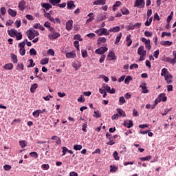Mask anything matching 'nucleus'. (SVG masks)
Listing matches in <instances>:
<instances>
[{
    "label": "nucleus",
    "mask_w": 176,
    "mask_h": 176,
    "mask_svg": "<svg viewBox=\"0 0 176 176\" xmlns=\"http://www.w3.org/2000/svg\"><path fill=\"white\" fill-rule=\"evenodd\" d=\"M16 41H21V39H23V34H21V32H17V33L15 35Z\"/></svg>",
    "instance_id": "c9c22d12"
},
{
    "label": "nucleus",
    "mask_w": 176,
    "mask_h": 176,
    "mask_svg": "<svg viewBox=\"0 0 176 176\" xmlns=\"http://www.w3.org/2000/svg\"><path fill=\"white\" fill-rule=\"evenodd\" d=\"M48 54H50V56H54V50L53 49H49L47 51Z\"/></svg>",
    "instance_id": "338daca9"
},
{
    "label": "nucleus",
    "mask_w": 176,
    "mask_h": 176,
    "mask_svg": "<svg viewBox=\"0 0 176 176\" xmlns=\"http://www.w3.org/2000/svg\"><path fill=\"white\" fill-rule=\"evenodd\" d=\"M82 130L85 132V133H87V122H85V124H83L82 126Z\"/></svg>",
    "instance_id": "4d7b16f0"
},
{
    "label": "nucleus",
    "mask_w": 176,
    "mask_h": 176,
    "mask_svg": "<svg viewBox=\"0 0 176 176\" xmlns=\"http://www.w3.org/2000/svg\"><path fill=\"white\" fill-rule=\"evenodd\" d=\"M134 6L135 8H138V6L144 8V6H145V0H136Z\"/></svg>",
    "instance_id": "6e6552de"
},
{
    "label": "nucleus",
    "mask_w": 176,
    "mask_h": 176,
    "mask_svg": "<svg viewBox=\"0 0 176 176\" xmlns=\"http://www.w3.org/2000/svg\"><path fill=\"white\" fill-rule=\"evenodd\" d=\"M30 65L28 66V68H32V67H35V63H34V60H29Z\"/></svg>",
    "instance_id": "8fccbe9b"
},
{
    "label": "nucleus",
    "mask_w": 176,
    "mask_h": 176,
    "mask_svg": "<svg viewBox=\"0 0 176 176\" xmlns=\"http://www.w3.org/2000/svg\"><path fill=\"white\" fill-rule=\"evenodd\" d=\"M19 53L21 56H25V48H20Z\"/></svg>",
    "instance_id": "052dcab7"
},
{
    "label": "nucleus",
    "mask_w": 176,
    "mask_h": 176,
    "mask_svg": "<svg viewBox=\"0 0 176 176\" xmlns=\"http://www.w3.org/2000/svg\"><path fill=\"white\" fill-rule=\"evenodd\" d=\"M74 39H77L78 41H83V39L82 38V37H80V34H76L74 36Z\"/></svg>",
    "instance_id": "774afa93"
},
{
    "label": "nucleus",
    "mask_w": 176,
    "mask_h": 176,
    "mask_svg": "<svg viewBox=\"0 0 176 176\" xmlns=\"http://www.w3.org/2000/svg\"><path fill=\"white\" fill-rule=\"evenodd\" d=\"M127 44V46H131V44L133 43V40H131V35H128L126 36V39Z\"/></svg>",
    "instance_id": "5701e85b"
},
{
    "label": "nucleus",
    "mask_w": 176,
    "mask_h": 176,
    "mask_svg": "<svg viewBox=\"0 0 176 176\" xmlns=\"http://www.w3.org/2000/svg\"><path fill=\"white\" fill-rule=\"evenodd\" d=\"M130 69H134V68H138V65L137 63H133L129 66Z\"/></svg>",
    "instance_id": "680f3d73"
},
{
    "label": "nucleus",
    "mask_w": 176,
    "mask_h": 176,
    "mask_svg": "<svg viewBox=\"0 0 176 176\" xmlns=\"http://www.w3.org/2000/svg\"><path fill=\"white\" fill-rule=\"evenodd\" d=\"M50 33L48 34L49 39L53 40V39H57V38H60V33L54 31V28H52V31H50Z\"/></svg>",
    "instance_id": "39448f33"
},
{
    "label": "nucleus",
    "mask_w": 176,
    "mask_h": 176,
    "mask_svg": "<svg viewBox=\"0 0 176 176\" xmlns=\"http://www.w3.org/2000/svg\"><path fill=\"white\" fill-rule=\"evenodd\" d=\"M0 19H1L3 21V17H2V16H5V14H6V8L5 7H1L0 8Z\"/></svg>",
    "instance_id": "6ab92c4d"
},
{
    "label": "nucleus",
    "mask_w": 176,
    "mask_h": 176,
    "mask_svg": "<svg viewBox=\"0 0 176 176\" xmlns=\"http://www.w3.org/2000/svg\"><path fill=\"white\" fill-rule=\"evenodd\" d=\"M124 126L125 127H127V129H130V127H133V121L131 120L124 121Z\"/></svg>",
    "instance_id": "aec40b11"
},
{
    "label": "nucleus",
    "mask_w": 176,
    "mask_h": 176,
    "mask_svg": "<svg viewBox=\"0 0 176 176\" xmlns=\"http://www.w3.org/2000/svg\"><path fill=\"white\" fill-rule=\"evenodd\" d=\"M138 54H139V61H144L146 57V51L144 49V46H140L138 49Z\"/></svg>",
    "instance_id": "f257e3e1"
},
{
    "label": "nucleus",
    "mask_w": 176,
    "mask_h": 176,
    "mask_svg": "<svg viewBox=\"0 0 176 176\" xmlns=\"http://www.w3.org/2000/svg\"><path fill=\"white\" fill-rule=\"evenodd\" d=\"M158 98H160V100L163 101V102H166V101H167V96L164 93L160 94Z\"/></svg>",
    "instance_id": "a211bd4d"
},
{
    "label": "nucleus",
    "mask_w": 176,
    "mask_h": 176,
    "mask_svg": "<svg viewBox=\"0 0 176 176\" xmlns=\"http://www.w3.org/2000/svg\"><path fill=\"white\" fill-rule=\"evenodd\" d=\"M107 57L109 58V60H115V53H113L112 51L109 52Z\"/></svg>",
    "instance_id": "2f4dec72"
},
{
    "label": "nucleus",
    "mask_w": 176,
    "mask_h": 176,
    "mask_svg": "<svg viewBox=\"0 0 176 176\" xmlns=\"http://www.w3.org/2000/svg\"><path fill=\"white\" fill-rule=\"evenodd\" d=\"M25 1L22 0L18 4V8L21 12H24V10L25 9Z\"/></svg>",
    "instance_id": "1a4fd4ad"
},
{
    "label": "nucleus",
    "mask_w": 176,
    "mask_h": 176,
    "mask_svg": "<svg viewBox=\"0 0 176 176\" xmlns=\"http://www.w3.org/2000/svg\"><path fill=\"white\" fill-rule=\"evenodd\" d=\"M3 69H6L7 71H11L13 69V64L12 63H6L3 67Z\"/></svg>",
    "instance_id": "dca6fc26"
},
{
    "label": "nucleus",
    "mask_w": 176,
    "mask_h": 176,
    "mask_svg": "<svg viewBox=\"0 0 176 176\" xmlns=\"http://www.w3.org/2000/svg\"><path fill=\"white\" fill-rule=\"evenodd\" d=\"M120 31V27L116 26L109 30V32H119Z\"/></svg>",
    "instance_id": "412c9836"
},
{
    "label": "nucleus",
    "mask_w": 176,
    "mask_h": 176,
    "mask_svg": "<svg viewBox=\"0 0 176 176\" xmlns=\"http://www.w3.org/2000/svg\"><path fill=\"white\" fill-rule=\"evenodd\" d=\"M162 38H164V36H171V33L170 32H163L162 33Z\"/></svg>",
    "instance_id": "864d4df0"
},
{
    "label": "nucleus",
    "mask_w": 176,
    "mask_h": 176,
    "mask_svg": "<svg viewBox=\"0 0 176 176\" xmlns=\"http://www.w3.org/2000/svg\"><path fill=\"white\" fill-rule=\"evenodd\" d=\"M30 54L31 56H36V50L34 48L30 50Z\"/></svg>",
    "instance_id": "603ef678"
},
{
    "label": "nucleus",
    "mask_w": 176,
    "mask_h": 176,
    "mask_svg": "<svg viewBox=\"0 0 176 176\" xmlns=\"http://www.w3.org/2000/svg\"><path fill=\"white\" fill-rule=\"evenodd\" d=\"M62 152H63V155L62 156H65V153H67V152H68V148L67 147H62Z\"/></svg>",
    "instance_id": "69168bd1"
},
{
    "label": "nucleus",
    "mask_w": 176,
    "mask_h": 176,
    "mask_svg": "<svg viewBox=\"0 0 176 176\" xmlns=\"http://www.w3.org/2000/svg\"><path fill=\"white\" fill-rule=\"evenodd\" d=\"M8 13L10 16H11V17H16V16H17V11L11 8L8 10Z\"/></svg>",
    "instance_id": "4468645a"
},
{
    "label": "nucleus",
    "mask_w": 176,
    "mask_h": 176,
    "mask_svg": "<svg viewBox=\"0 0 176 176\" xmlns=\"http://www.w3.org/2000/svg\"><path fill=\"white\" fill-rule=\"evenodd\" d=\"M130 80H133V77L128 76L124 80V83H126V85H129V83H130Z\"/></svg>",
    "instance_id": "79ce46f5"
},
{
    "label": "nucleus",
    "mask_w": 176,
    "mask_h": 176,
    "mask_svg": "<svg viewBox=\"0 0 176 176\" xmlns=\"http://www.w3.org/2000/svg\"><path fill=\"white\" fill-rule=\"evenodd\" d=\"M87 36L88 38H90V39H93V38H96V34H94V33H89V34H87Z\"/></svg>",
    "instance_id": "0e129e2a"
},
{
    "label": "nucleus",
    "mask_w": 176,
    "mask_h": 176,
    "mask_svg": "<svg viewBox=\"0 0 176 176\" xmlns=\"http://www.w3.org/2000/svg\"><path fill=\"white\" fill-rule=\"evenodd\" d=\"M19 145H21V148H25L27 146V142L25 140L20 141Z\"/></svg>",
    "instance_id": "de8ad7c7"
},
{
    "label": "nucleus",
    "mask_w": 176,
    "mask_h": 176,
    "mask_svg": "<svg viewBox=\"0 0 176 176\" xmlns=\"http://www.w3.org/2000/svg\"><path fill=\"white\" fill-rule=\"evenodd\" d=\"M118 170V167L115 165H111L110 166V173H116Z\"/></svg>",
    "instance_id": "e433bc0d"
},
{
    "label": "nucleus",
    "mask_w": 176,
    "mask_h": 176,
    "mask_svg": "<svg viewBox=\"0 0 176 176\" xmlns=\"http://www.w3.org/2000/svg\"><path fill=\"white\" fill-rule=\"evenodd\" d=\"M121 12L122 13V14H130V11H129V10L127 8H122L121 10Z\"/></svg>",
    "instance_id": "49530a36"
},
{
    "label": "nucleus",
    "mask_w": 176,
    "mask_h": 176,
    "mask_svg": "<svg viewBox=\"0 0 176 176\" xmlns=\"http://www.w3.org/2000/svg\"><path fill=\"white\" fill-rule=\"evenodd\" d=\"M105 52H108V47H100L96 50L95 53H96V54H104Z\"/></svg>",
    "instance_id": "0eeeda50"
},
{
    "label": "nucleus",
    "mask_w": 176,
    "mask_h": 176,
    "mask_svg": "<svg viewBox=\"0 0 176 176\" xmlns=\"http://www.w3.org/2000/svg\"><path fill=\"white\" fill-rule=\"evenodd\" d=\"M30 156L32 157H34V159H36V158H38V153H36V152H31L30 153Z\"/></svg>",
    "instance_id": "6e6d98bb"
},
{
    "label": "nucleus",
    "mask_w": 176,
    "mask_h": 176,
    "mask_svg": "<svg viewBox=\"0 0 176 176\" xmlns=\"http://www.w3.org/2000/svg\"><path fill=\"white\" fill-rule=\"evenodd\" d=\"M141 41L142 42H143V43H144V45H146V43H149V42H151L150 39H146L145 38V37H142Z\"/></svg>",
    "instance_id": "5fc2aeb1"
},
{
    "label": "nucleus",
    "mask_w": 176,
    "mask_h": 176,
    "mask_svg": "<svg viewBox=\"0 0 176 176\" xmlns=\"http://www.w3.org/2000/svg\"><path fill=\"white\" fill-rule=\"evenodd\" d=\"M3 169L6 171H9V170L12 169V166L10 165L6 164V165L3 166Z\"/></svg>",
    "instance_id": "bf43d9fd"
},
{
    "label": "nucleus",
    "mask_w": 176,
    "mask_h": 176,
    "mask_svg": "<svg viewBox=\"0 0 176 176\" xmlns=\"http://www.w3.org/2000/svg\"><path fill=\"white\" fill-rule=\"evenodd\" d=\"M8 35H10V36L14 38V36H16V34H17V30H16L15 29L8 30Z\"/></svg>",
    "instance_id": "f3484780"
},
{
    "label": "nucleus",
    "mask_w": 176,
    "mask_h": 176,
    "mask_svg": "<svg viewBox=\"0 0 176 176\" xmlns=\"http://www.w3.org/2000/svg\"><path fill=\"white\" fill-rule=\"evenodd\" d=\"M50 3H52V5L56 6L57 5V3H60V2H61V0H49Z\"/></svg>",
    "instance_id": "a18cd8bd"
},
{
    "label": "nucleus",
    "mask_w": 176,
    "mask_h": 176,
    "mask_svg": "<svg viewBox=\"0 0 176 176\" xmlns=\"http://www.w3.org/2000/svg\"><path fill=\"white\" fill-rule=\"evenodd\" d=\"M105 42H107V38L105 37H99L98 39V45L105 43Z\"/></svg>",
    "instance_id": "c756f323"
},
{
    "label": "nucleus",
    "mask_w": 176,
    "mask_h": 176,
    "mask_svg": "<svg viewBox=\"0 0 176 176\" xmlns=\"http://www.w3.org/2000/svg\"><path fill=\"white\" fill-rule=\"evenodd\" d=\"M81 53H82V57L83 58H86V57H87V51H86V50H82Z\"/></svg>",
    "instance_id": "3c124183"
},
{
    "label": "nucleus",
    "mask_w": 176,
    "mask_h": 176,
    "mask_svg": "<svg viewBox=\"0 0 176 176\" xmlns=\"http://www.w3.org/2000/svg\"><path fill=\"white\" fill-rule=\"evenodd\" d=\"M151 159H152V155H147L146 157H140V160L142 161V162H146L148 160H151Z\"/></svg>",
    "instance_id": "473e14b6"
},
{
    "label": "nucleus",
    "mask_w": 176,
    "mask_h": 176,
    "mask_svg": "<svg viewBox=\"0 0 176 176\" xmlns=\"http://www.w3.org/2000/svg\"><path fill=\"white\" fill-rule=\"evenodd\" d=\"M87 17H89L88 19L86 21V24H89V23H91L95 19L94 17V13L90 12L87 14Z\"/></svg>",
    "instance_id": "f8f14e48"
},
{
    "label": "nucleus",
    "mask_w": 176,
    "mask_h": 176,
    "mask_svg": "<svg viewBox=\"0 0 176 176\" xmlns=\"http://www.w3.org/2000/svg\"><path fill=\"white\" fill-rule=\"evenodd\" d=\"M65 56L67 58H75L76 57V53L75 51H72L70 52H67Z\"/></svg>",
    "instance_id": "9b49d317"
},
{
    "label": "nucleus",
    "mask_w": 176,
    "mask_h": 176,
    "mask_svg": "<svg viewBox=\"0 0 176 176\" xmlns=\"http://www.w3.org/2000/svg\"><path fill=\"white\" fill-rule=\"evenodd\" d=\"M40 113H42V110H36L32 113V116L34 118H39Z\"/></svg>",
    "instance_id": "7c9ffc66"
},
{
    "label": "nucleus",
    "mask_w": 176,
    "mask_h": 176,
    "mask_svg": "<svg viewBox=\"0 0 176 176\" xmlns=\"http://www.w3.org/2000/svg\"><path fill=\"white\" fill-rule=\"evenodd\" d=\"M40 64L41 65H46V64H49V58H45L41 60Z\"/></svg>",
    "instance_id": "a878e982"
},
{
    "label": "nucleus",
    "mask_w": 176,
    "mask_h": 176,
    "mask_svg": "<svg viewBox=\"0 0 176 176\" xmlns=\"http://www.w3.org/2000/svg\"><path fill=\"white\" fill-rule=\"evenodd\" d=\"M73 25H74V21L69 20L67 22H66V30H67V31L72 30Z\"/></svg>",
    "instance_id": "9d476101"
},
{
    "label": "nucleus",
    "mask_w": 176,
    "mask_h": 176,
    "mask_svg": "<svg viewBox=\"0 0 176 176\" xmlns=\"http://www.w3.org/2000/svg\"><path fill=\"white\" fill-rule=\"evenodd\" d=\"M67 9L69 10H72V9H75L76 6H75V3L72 1H68L67 3Z\"/></svg>",
    "instance_id": "ddd939ff"
},
{
    "label": "nucleus",
    "mask_w": 176,
    "mask_h": 176,
    "mask_svg": "<svg viewBox=\"0 0 176 176\" xmlns=\"http://www.w3.org/2000/svg\"><path fill=\"white\" fill-rule=\"evenodd\" d=\"M113 156L115 160H120V157H119V154L118 153V151H115L113 154Z\"/></svg>",
    "instance_id": "c03bdc74"
},
{
    "label": "nucleus",
    "mask_w": 176,
    "mask_h": 176,
    "mask_svg": "<svg viewBox=\"0 0 176 176\" xmlns=\"http://www.w3.org/2000/svg\"><path fill=\"white\" fill-rule=\"evenodd\" d=\"M44 27L48 28L49 31H53L54 28L50 25V22L49 21H46L45 23H44Z\"/></svg>",
    "instance_id": "bb28decb"
},
{
    "label": "nucleus",
    "mask_w": 176,
    "mask_h": 176,
    "mask_svg": "<svg viewBox=\"0 0 176 176\" xmlns=\"http://www.w3.org/2000/svg\"><path fill=\"white\" fill-rule=\"evenodd\" d=\"M38 89V84L34 83L30 87L31 93H34Z\"/></svg>",
    "instance_id": "72a5a7b5"
},
{
    "label": "nucleus",
    "mask_w": 176,
    "mask_h": 176,
    "mask_svg": "<svg viewBox=\"0 0 176 176\" xmlns=\"http://www.w3.org/2000/svg\"><path fill=\"white\" fill-rule=\"evenodd\" d=\"M161 45H162V46H171V45H173V42L170 41H165L161 43Z\"/></svg>",
    "instance_id": "f704fd0d"
},
{
    "label": "nucleus",
    "mask_w": 176,
    "mask_h": 176,
    "mask_svg": "<svg viewBox=\"0 0 176 176\" xmlns=\"http://www.w3.org/2000/svg\"><path fill=\"white\" fill-rule=\"evenodd\" d=\"M95 34H98V36H102V35L108 36V35H109V31L107 28H100L96 30Z\"/></svg>",
    "instance_id": "20e7f679"
},
{
    "label": "nucleus",
    "mask_w": 176,
    "mask_h": 176,
    "mask_svg": "<svg viewBox=\"0 0 176 176\" xmlns=\"http://www.w3.org/2000/svg\"><path fill=\"white\" fill-rule=\"evenodd\" d=\"M26 35L30 41H32L36 36H38L39 32L34 29L27 30Z\"/></svg>",
    "instance_id": "f03ea898"
},
{
    "label": "nucleus",
    "mask_w": 176,
    "mask_h": 176,
    "mask_svg": "<svg viewBox=\"0 0 176 176\" xmlns=\"http://www.w3.org/2000/svg\"><path fill=\"white\" fill-rule=\"evenodd\" d=\"M16 69L19 71H23L24 70V65L23 63H19L16 67Z\"/></svg>",
    "instance_id": "37998d69"
},
{
    "label": "nucleus",
    "mask_w": 176,
    "mask_h": 176,
    "mask_svg": "<svg viewBox=\"0 0 176 176\" xmlns=\"http://www.w3.org/2000/svg\"><path fill=\"white\" fill-rule=\"evenodd\" d=\"M144 35L145 36H146L147 38H151V36H152L153 34L152 32H149V31H145L144 32Z\"/></svg>",
    "instance_id": "13d9d810"
},
{
    "label": "nucleus",
    "mask_w": 176,
    "mask_h": 176,
    "mask_svg": "<svg viewBox=\"0 0 176 176\" xmlns=\"http://www.w3.org/2000/svg\"><path fill=\"white\" fill-rule=\"evenodd\" d=\"M102 89H104L105 90V91L109 93L110 94H115L116 93V89L114 88L111 89V87L108 86L106 84H103L102 85Z\"/></svg>",
    "instance_id": "423d86ee"
},
{
    "label": "nucleus",
    "mask_w": 176,
    "mask_h": 176,
    "mask_svg": "<svg viewBox=\"0 0 176 176\" xmlns=\"http://www.w3.org/2000/svg\"><path fill=\"white\" fill-rule=\"evenodd\" d=\"M94 116L96 118H101V113H100V111H94Z\"/></svg>",
    "instance_id": "e2e57ef3"
},
{
    "label": "nucleus",
    "mask_w": 176,
    "mask_h": 176,
    "mask_svg": "<svg viewBox=\"0 0 176 176\" xmlns=\"http://www.w3.org/2000/svg\"><path fill=\"white\" fill-rule=\"evenodd\" d=\"M119 102H120V105H123V104L126 102V99H124V97L123 96L120 97Z\"/></svg>",
    "instance_id": "09e8293b"
},
{
    "label": "nucleus",
    "mask_w": 176,
    "mask_h": 176,
    "mask_svg": "<svg viewBox=\"0 0 176 176\" xmlns=\"http://www.w3.org/2000/svg\"><path fill=\"white\" fill-rule=\"evenodd\" d=\"M106 16L105 15L99 14L97 17L98 21H102L103 20H105Z\"/></svg>",
    "instance_id": "a19ab883"
},
{
    "label": "nucleus",
    "mask_w": 176,
    "mask_h": 176,
    "mask_svg": "<svg viewBox=\"0 0 176 176\" xmlns=\"http://www.w3.org/2000/svg\"><path fill=\"white\" fill-rule=\"evenodd\" d=\"M10 57L12 58V63H14V64H17V56L14 54H11Z\"/></svg>",
    "instance_id": "b1692460"
},
{
    "label": "nucleus",
    "mask_w": 176,
    "mask_h": 176,
    "mask_svg": "<svg viewBox=\"0 0 176 176\" xmlns=\"http://www.w3.org/2000/svg\"><path fill=\"white\" fill-rule=\"evenodd\" d=\"M173 58L170 57H164L162 60L166 63H169L170 64H175L176 63V51L173 52Z\"/></svg>",
    "instance_id": "7ed1b4c3"
},
{
    "label": "nucleus",
    "mask_w": 176,
    "mask_h": 176,
    "mask_svg": "<svg viewBox=\"0 0 176 176\" xmlns=\"http://www.w3.org/2000/svg\"><path fill=\"white\" fill-rule=\"evenodd\" d=\"M72 67H74L76 71H78L80 68V63L79 62H74L72 63Z\"/></svg>",
    "instance_id": "c85d7f7f"
},
{
    "label": "nucleus",
    "mask_w": 176,
    "mask_h": 176,
    "mask_svg": "<svg viewBox=\"0 0 176 176\" xmlns=\"http://www.w3.org/2000/svg\"><path fill=\"white\" fill-rule=\"evenodd\" d=\"M105 0H96L94 2V5H105Z\"/></svg>",
    "instance_id": "cd10ccee"
},
{
    "label": "nucleus",
    "mask_w": 176,
    "mask_h": 176,
    "mask_svg": "<svg viewBox=\"0 0 176 176\" xmlns=\"http://www.w3.org/2000/svg\"><path fill=\"white\" fill-rule=\"evenodd\" d=\"M140 87L142 89V93L146 94L148 93V89L146 88V82H143Z\"/></svg>",
    "instance_id": "2eb2a0df"
},
{
    "label": "nucleus",
    "mask_w": 176,
    "mask_h": 176,
    "mask_svg": "<svg viewBox=\"0 0 176 176\" xmlns=\"http://www.w3.org/2000/svg\"><path fill=\"white\" fill-rule=\"evenodd\" d=\"M117 112L119 113L120 116H122V118H126V112H124L123 109H117Z\"/></svg>",
    "instance_id": "393cba45"
},
{
    "label": "nucleus",
    "mask_w": 176,
    "mask_h": 176,
    "mask_svg": "<svg viewBox=\"0 0 176 176\" xmlns=\"http://www.w3.org/2000/svg\"><path fill=\"white\" fill-rule=\"evenodd\" d=\"M42 8H44L46 10H49V9H52V5L50 3H44L41 4Z\"/></svg>",
    "instance_id": "4be33fe9"
},
{
    "label": "nucleus",
    "mask_w": 176,
    "mask_h": 176,
    "mask_svg": "<svg viewBox=\"0 0 176 176\" xmlns=\"http://www.w3.org/2000/svg\"><path fill=\"white\" fill-rule=\"evenodd\" d=\"M82 148V145L75 144L73 147V149H74V151H80Z\"/></svg>",
    "instance_id": "ea45409f"
},
{
    "label": "nucleus",
    "mask_w": 176,
    "mask_h": 176,
    "mask_svg": "<svg viewBox=\"0 0 176 176\" xmlns=\"http://www.w3.org/2000/svg\"><path fill=\"white\" fill-rule=\"evenodd\" d=\"M120 39H122V33H119V34L117 36L115 44L118 45V43L120 42Z\"/></svg>",
    "instance_id": "58836bf2"
},
{
    "label": "nucleus",
    "mask_w": 176,
    "mask_h": 176,
    "mask_svg": "<svg viewBox=\"0 0 176 176\" xmlns=\"http://www.w3.org/2000/svg\"><path fill=\"white\" fill-rule=\"evenodd\" d=\"M168 70L166 68L162 69L161 76H165L168 74Z\"/></svg>",
    "instance_id": "4c0bfd02"
}]
</instances>
